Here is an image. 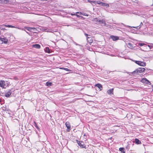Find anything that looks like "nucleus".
Here are the masks:
<instances>
[{"label": "nucleus", "mask_w": 153, "mask_h": 153, "mask_svg": "<svg viewBox=\"0 0 153 153\" xmlns=\"http://www.w3.org/2000/svg\"><path fill=\"white\" fill-rule=\"evenodd\" d=\"M93 21L95 22L96 24L100 25L103 24L104 26H108V25H107L105 23V21L102 19L98 18H95L94 19Z\"/></svg>", "instance_id": "f257e3e1"}, {"label": "nucleus", "mask_w": 153, "mask_h": 153, "mask_svg": "<svg viewBox=\"0 0 153 153\" xmlns=\"http://www.w3.org/2000/svg\"><path fill=\"white\" fill-rule=\"evenodd\" d=\"M145 69L143 68H139L135 71L132 72L131 74L134 75H137L138 73H142L145 71Z\"/></svg>", "instance_id": "f03ea898"}, {"label": "nucleus", "mask_w": 153, "mask_h": 153, "mask_svg": "<svg viewBox=\"0 0 153 153\" xmlns=\"http://www.w3.org/2000/svg\"><path fill=\"white\" fill-rule=\"evenodd\" d=\"M134 62L137 64L138 65L142 66H145L146 65V63L145 62L142 61H138L135 60Z\"/></svg>", "instance_id": "7ed1b4c3"}, {"label": "nucleus", "mask_w": 153, "mask_h": 153, "mask_svg": "<svg viewBox=\"0 0 153 153\" xmlns=\"http://www.w3.org/2000/svg\"><path fill=\"white\" fill-rule=\"evenodd\" d=\"M76 141L77 144L81 148H83L85 147V146L84 144V143L82 141H79L78 140H76Z\"/></svg>", "instance_id": "20e7f679"}, {"label": "nucleus", "mask_w": 153, "mask_h": 153, "mask_svg": "<svg viewBox=\"0 0 153 153\" xmlns=\"http://www.w3.org/2000/svg\"><path fill=\"white\" fill-rule=\"evenodd\" d=\"M0 40L2 42V43L4 44H7L8 42V39L3 36L0 37Z\"/></svg>", "instance_id": "39448f33"}, {"label": "nucleus", "mask_w": 153, "mask_h": 153, "mask_svg": "<svg viewBox=\"0 0 153 153\" xmlns=\"http://www.w3.org/2000/svg\"><path fill=\"white\" fill-rule=\"evenodd\" d=\"M65 125L67 127V131L68 132L71 129V125L70 123L67 122L65 123Z\"/></svg>", "instance_id": "423d86ee"}, {"label": "nucleus", "mask_w": 153, "mask_h": 153, "mask_svg": "<svg viewBox=\"0 0 153 153\" xmlns=\"http://www.w3.org/2000/svg\"><path fill=\"white\" fill-rule=\"evenodd\" d=\"M12 90L10 89L7 92L5 93V96L6 97H9L12 94Z\"/></svg>", "instance_id": "0eeeda50"}, {"label": "nucleus", "mask_w": 153, "mask_h": 153, "mask_svg": "<svg viewBox=\"0 0 153 153\" xmlns=\"http://www.w3.org/2000/svg\"><path fill=\"white\" fill-rule=\"evenodd\" d=\"M5 82L4 80H0V87L4 88L5 85Z\"/></svg>", "instance_id": "6e6552de"}, {"label": "nucleus", "mask_w": 153, "mask_h": 153, "mask_svg": "<svg viewBox=\"0 0 153 153\" xmlns=\"http://www.w3.org/2000/svg\"><path fill=\"white\" fill-rule=\"evenodd\" d=\"M10 1L9 0H0V3L3 4H9Z\"/></svg>", "instance_id": "1a4fd4ad"}, {"label": "nucleus", "mask_w": 153, "mask_h": 153, "mask_svg": "<svg viewBox=\"0 0 153 153\" xmlns=\"http://www.w3.org/2000/svg\"><path fill=\"white\" fill-rule=\"evenodd\" d=\"M133 142L137 144H139L141 143V141L139 139L137 138H136L133 140Z\"/></svg>", "instance_id": "9d476101"}, {"label": "nucleus", "mask_w": 153, "mask_h": 153, "mask_svg": "<svg viewBox=\"0 0 153 153\" xmlns=\"http://www.w3.org/2000/svg\"><path fill=\"white\" fill-rule=\"evenodd\" d=\"M87 42L90 44V45L93 42V40L91 36L89 37H87Z\"/></svg>", "instance_id": "9b49d317"}, {"label": "nucleus", "mask_w": 153, "mask_h": 153, "mask_svg": "<svg viewBox=\"0 0 153 153\" xmlns=\"http://www.w3.org/2000/svg\"><path fill=\"white\" fill-rule=\"evenodd\" d=\"M24 28L29 31H31L32 30H34V29H35V27H24Z\"/></svg>", "instance_id": "f8f14e48"}, {"label": "nucleus", "mask_w": 153, "mask_h": 153, "mask_svg": "<svg viewBox=\"0 0 153 153\" xmlns=\"http://www.w3.org/2000/svg\"><path fill=\"white\" fill-rule=\"evenodd\" d=\"M44 30L48 32L53 33V30L50 29H48L47 27H45Z\"/></svg>", "instance_id": "ddd939ff"}, {"label": "nucleus", "mask_w": 153, "mask_h": 153, "mask_svg": "<svg viewBox=\"0 0 153 153\" xmlns=\"http://www.w3.org/2000/svg\"><path fill=\"white\" fill-rule=\"evenodd\" d=\"M111 38L114 41H116L119 39L118 37L117 36H111Z\"/></svg>", "instance_id": "4468645a"}, {"label": "nucleus", "mask_w": 153, "mask_h": 153, "mask_svg": "<svg viewBox=\"0 0 153 153\" xmlns=\"http://www.w3.org/2000/svg\"><path fill=\"white\" fill-rule=\"evenodd\" d=\"M143 25V23L142 22H141L139 26H137V27H132L135 28L137 29H139Z\"/></svg>", "instance_id": "2eb2a0df"}, {"label": "nucleus", "mask_w": 153, "mask_h": 153, "mask_svg": "<svg viewBox=\"0 0 153 153\" xmlns=\"http://www.w3.org/2000/svg\"><path fill=\"white\" fill-rule=\"evenodd\" d=\"M114 91L113 88H112L110 89H109L108 90L107 92L109 94H113V92Z\"/></svg>", "instance_id": "dca6fc26"}, {"label": "nucleus", "mask_w": 153, "mask_h": 153, "mask_svg": "<svg viewBox=\"0 0 153 153\" xmlns=\"http://www.w3.org/2000/svg\"><path fill=\"white\" fill-rule=\"evenodd\" d=\"M33 47L34 48H36L37 49H39L41 47L40 45H39L38 44H36L33 45Z\"/></svg>", "instance_id": "f3484780"}, {"label": "nucleus", "mask_w": 153, "mask_h": 153, "mask_svg": "<svg viewBox=\"0 0 153 153\" xmlns=\"http://www.w3.org/2000/svg\"><path fill=\"white\" fill-rule=\"evenodd\" d=\"M127 46L130 48L132 49L133 48V45L130 43H128L127 44Z\"/></svg>", "instance_id": "a211bd4d"}, {"label": "nucleus", "mask_w": 153, "mask_h": 153, "mask_svg": "<svg viewBox=\"0 0 153 153\" xmlns=\"http://www.w3.org/2000/svg\"><path fill=\"white\" fill-rule=\"evenodd\" d=\"M95 86L98 87L99 88H100V90L101 88H102V85L98 83L95 85Z\"/></svg>", "instance_id": "6ab92c4d"}, {"label": "nucleus", "mask_w": 153, "mask_h": 153, "mask_svg": "<svg viewBox=\"0 0 153 153\" xmlns=\"http://www.w3.org/2000/svg\"><path fill=\"white\" fill-rule=\"evenodd\" d=\"M45 51L46 52L48 53H50V50L48 47H46L45 49Z\"/></svg>", "instance_id": "aec40b11"}, {"label": "nucleus", "mask_w": 153, "mask_h": 153, "mask_svg": "<svg viewBox=\"0 0 153 153\" xmlns=\"http://www.w3.org/2000/svg\"><path fill=\"white\" fill-rule=\"evenodd\" d=\"M102 6H106L107 7H109V5L107 3H102Z\"/></svg>", "instance_id": "412c9836"}, {"label": "nucleus", "mask_w": 153, "mask_h": 153, "mask_svg": "<svg viewBox=\"0 0 153 153\" xmlns=\"http://www.w3.org/2000/svg\"><path fill=\"white\" fill-rule=\"evenodd\" d=\"M119 151L123 153H125V150L123 148H120Z\"/></svg>", "instance_id": "4be33fe9"}, {"label": "nucleus", "mask_w": 153, "mask_h": 153, "mask_svg": "<svg viewBox=\"0 0 153 153\" xmlns=\"http://www.w3.org/2000/svg\"><path fill=\"white\" fill-rule=\"evenodd\" d=\"M148 81L147 80L146 78H143L141 80V82L143 83H147V82Z\"/></svg>", "instance_id": "5701e85b"}, {"label": "nucleus", "mask_w": 153, "mask_h": 153, "mask_svg": "<svg viewBox=\"0 0 153 153\" xmlns=\"http://www.w3.org/2000/svg\"><path fill=\"white\" fill-rule=\"evenodd\" d=\"M60 69H63L65 70L66 71H71V70L69 69H68L67 68H60Z\"/></svg>", "instance_id": "b1692460"}, {"label": "nucleus", "mask_w": 153, "mask_h": 153, "mask_svg": "<svg viewBox=\"0 0 153 153\" xmlns=\"http://www.w3.org/2000/svg\"><path fill=\"white\" fill-rule=\"evenodd\" d=\"M46 84L47 86H51L52 85V83L51 82H47L46 83Z\"/></svg>", "instance_id": "393cba45"}, {"label": "nucleus", "mask_w": 153, "mask_h": 153, "mask_svg": "<svg viewBox=\"0 0 153 153\" xmlns=\"http://www.w3.org/2000/svg\"><path fill=\"white\" fill-rule=\"evenodd\" d=\"M138 45H139L140 46H143L144 45H145V46H146V47L147 46V45H146L144 43H139L138 44Z\"/></svg>", "instance_id": "a878e982"}, {"label": "nucleus", "mask_w": 153, "mask_h": 153, "mask_svg": "<svg viewBox=\"0 0 153 153\" xmlns=\"http://www.w3.org/2000/svg\"><path fill=\"white\" fill-rule=\"evenodd\" d=\"M5 26L6 27H12V28L15 27L14 26H13L12 25H5Z\"/></svg>", "instance_id": "bb28decb"}, {"label": "nucleus", "mask_w": 153, "mask_h": 153, "mask_svg": "<svg viewBox=\"0 0 153 153\" xmlns=\"http://www.w3.org/2000/svg\"><path fill=\"white\" fill-rule=\"evenodd\" d=\"M96 2H97V4H101L102 5V2H101L100 1H97V2H96Z\"/></svg>", "instance_id": "cd10ccee"}, {"label": "nucleus", "mask_w": 153, "mask_h": 153, "mask_svg": "<svg viewBox=\"0 0 153 153\" xmlns=\"http://www.w3.org/2000/svg\"><path fill=\"white\" fill-rule=\"evenodd\" d=\"M82 15H84V16H88V15L87 14V13H82Z\"/></svg>", "instance_id": "c85d7f7f"}, {"label": "nucleus", "mask_w": 153, "mask_h": 153, "mask_svg": "<svg viewBox=\"0 0 153 153\" xmlns=\"http://www.w3.org/2000/svg\"><path fill=\"white\" fill-rule=\"evenodd\" d=\"M88 2H90V3H91V2H93L94 3V4H96V1H92L90 0H88Z\"/></svg>", "instance_id": "c756f323"}, {"label": "nucleus", "mask_w": 153, "mask_h": 153, "mask_svg": "<svg viewBox=\"0 0 153 153\" xmlns=\"http://www.w3.org/2000/svg\"><path fill=\"white\" fill-rule=\"evenodd\" d=\"M85 34V36H86V37H87H87H89V36H89V37H90V36H90V35H88L87 34V33H85V34Z\"/></svg>", "instance_id": "7c9ffc66"}, {"label": "nucleus", "mask_w": 153, "mask_h": 153, "mask_svg": "<svg viewBox=\"0 0 153 153\" xmlns=\"http://www.w3.org/2000/svg\"><path fill=\"white\" fill-rule=\"evenodd\" d=\"M147 46L150 49L152 48V46L151 45H148Z\"/></svg>", "instance_id": "2f4dec72"}, {"label": "nucleus", "mask_w": 153, "mask_h": 153, "mask_svg": "<svg viewBox=\"0 0 153 153\" xmlns=\"http://www.w3.org/2000/svg\"><path fill=\"white\" fill-rule=\"evenodd\" d=\"M71 15L72 16L73 15H76L77 16L79 17V16L77 15H76L75 13H71Z\"/></svg>", "instance_id": "473e14b6"}, {"label": "nucleus", "mask_w": 153, "mask_h": 153, "mask_svg": "<svg viewBox=\"0 0 153 153\" xmlns=\"http://www.w3.org/2000/svg\"><path fill=\"white\" fill-rule=\"evenodd\" d=\"M76 13H79L80 14H82V13L81 12H77Z\"/></svg>", "instance_id": "72a5a7b5"}, {"label": "nucleus", "mask_w": 153, "mask_h": 153, "mask_svg": "<svg viewBox=\"0 0 153 153\" xmlns=\"http://www.w3.org/2000/svg\"><path fill=\"white\" fill-rule=\"evenodd\" d=\"M34 123H35V124H36V126H35L37 128V129H38V127H37V126L36 124V123L35 122H34Z\"/></svg>", "instance_id": "f704fd0d"}, {"label": "nucleus", "mask_w": 153, "mask_h": 153, "mask_svg": "<svg viewBox=\"0 0 153 153\" xmlns=\"http://www.w3.org/2000/svg\"><path fill=\"white\" fill-rule=\"evenodd\" d=\"M1 101H2V99H1V98H0V103L1 102Z\"/></svg>", "instance_id": "c9c22d12"}, {"label": "nucleus", "mask_w": 153, "mask_h": 153, "mask_svg": "<svg viewBox=\"0 0 153 153\" xmlns=\"http://www.w3.org/2000/svg\"><path fill=\"white\" fill-rule=\"evenodd\" d=\"M5 29L4 28H2V29H1V30H5Z\"/></svg>", "instance_id": "e433bc0d"}, {"label": "nucleus", "mask_w": 153, "mask_h": 153, "mask_svg": "<svg viewBox=\"0 0 153 153\" xmlns=\"http://www.w3.org/2000/svg\"><path fill=\"white\" fill-rule=\"evenodd\" d=\"M25 30V32H26L27 33H28L25 30Z\"/></svg>", "instance_id": "4c0bfd02"}, {"label": "nucleus", "mask_w": 153, "mask_h": 153, "mask_svg": "<svg viewBox=\"0 0 153 153\" xmlns=\"http://www.w3.org/2000/svg\"><path fill=\"white\" fill-rule=\"evenodd\" d=\"M121 24L123 25H124L123 24V23H122Z\"/></svg>", "instance_id": "58836bf2"}, {"label": "nucleus", "mask_w": 153, "mask_h": 153, "mask_svg": "<svg viewBox=\"0 0 153 153\" xmlns=\"http://www.w3.org/2000/svg\"><path fill=\"white\" fill-rule=\"evenodd\" d=\"M127 27H130V26H127Z\"/></svg>", "instance_id": "ea45409f"}, {"label": "nucleus", "mask_w": 153, "mask_h": 153, "mask_svg": "<svg viewBox=\"0 0 153 153\" xmlns=\"http://www.w3.org/2000/svg\"><path fill=\"white\" fill-rule=\"evenodd\" d=\"M152 6H153V4H152Z\"/></svg>", "instance_id": "a19ab883"}]
</instances>
